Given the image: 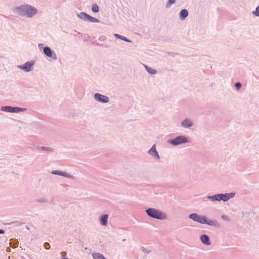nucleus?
<instances>
[{
    "label": "nucleus",
    "mask_w": 259,
    "mask_h": 259,
    "mask_svg": "<svg viewBox=\"0 0 259 259\" xmlns=\"http://www.w3.org/2000/svg\"><path fill=\"white\" fill-rule=\"evenodd\" d=\"M189 218L192 219L194 221L198 222L201 224H207L210 226H217L219 225L217 222L212 220H207L205 216H199L197 213H192L190 214Z\"/></svg>",
    "instance_id": "nucleus-1"
},
{
    "label": "nucleus",
    "mask_w": 259,
    "mask_h": 259,
    "mask_svg": "<svg viewBox=\"0 0 259 259\" xmlns=\"http://www.w3.org/2000/svg\"><path fill=\"white\" fill-rule=\"evenodd\" d=\"M18 11L20 15L27 16L31 17L36 13V9L29 5L22 6L18 8Z\"/></svg>",
    "instance_id": "nucleus-2"
},
{
    "label": "nucleus",
    "mask_w": 259,
    "mask_h": 259,
    "mask_svg": "<svg viewBox=\"0 0 259 259\" xmlns=\"http://www.w3.org/2000/svg\"><path fill=\"white\" fill-rule=\"evenodd\" d=\"M146 212L148 215L153 218L160 220L165 218V215L163 213L154 208H149L146 210Z\"/></svg>",
    "instance_id": "nucleus-3"
},
{
    "label": "nucleus",
    "mask_w": 259,
    "mask_h": 259,
    "mask_svg": "<svg viewBox=\"0 0 259 259\" xmlns=\"http://www.w3.org/2000/svg\"><path fill=\"white\" fill-rule=\"evenodd\" d=\"M2 110L5 112H9L12 113L19 112L22 111V109L21 108L18 107H12L11 106L2 107Z\"/></svg>",
    "instance_id": "nucleus-4"
},
{
    "label": "nucleus",
    "mask_w": 259,
    "mask_h": 259,
    "mask_svg": "<svg viewBox=\"0 0 259 259\" xmlns=\"http://www.w3.org/2000/svg\"><path fill=\"white\" fill-rule=\"evenodd\" d=\"M187 141L186 139L184 137H178L174 140H172L170 141V143L175 145H178L181 144L182 143H185Z\"/></svg>",
    "instance_id": "nucleus-5"
},
{
    "label": "nucleus",
    "mask_w": 259,
    "mask_h": 259,
    "mask_svg": "<svg viewBox=\"0 0 259 259\" xmlns=\"http://www.w3.org/2000/svg\"><path fill=\"white\" fill-rule=\"evenodd\" d=\"M95 98L97 101L102 103H107L109 101V99L107 97L99 94H96L95 95Z\"/></svg>",
    "instance_id": "nucleus-6"
},
{
    "label": "nucleus",
    "mask_w": 259,
    "mask_h": 259,
    "mask_svg": "<svg viewBox=\"0 0 259 259\" xmlns=\"http://www.w3.org/2000/svg\"><path fill=\"white\" fill-rule=\"evenodd\" d=\"M33 64L32 62H27L23 65L19 66V67L26 72H28L31 70Z\"/></svg>",
    "instance_id": "nucleus-7"
},
{
    "label": "nucleus",
    "mask_w": 259,
    "mask_h": 259,
    "mask_svg": "<svg viewBox=\"0 0 259 259\" xmlns=\"http://www.w3.org/2000/svg\"><path fill=\"white\" fill-rule=\"evenodd\" d=\"M81 14L83 15L84 18L90 22H99V19H98L96 18L91 17V16H90L89 15H88L85 13L82 12V13H81Z\"/></svg>",
    "instance_id": "nucleus-8"
},
{
    "label": "nucleus",
    "mask_w": 259,
    "mask_h": 259,
    "mask_svg": "<svg viewBox=\"0 0 259 259\" xmlns=\"http://www.w3.org/2000/svg\"><path fill=\"white\" fill-rule=\"evenodd\" d=\"M200 240L203 243L206 245H209L211 244L209 237L206 235H202L200 237Z\"/></svg>",
    "instance_id": "nucleus-9"
},
{
    "label": "nucleus",
    "mask_w": 259,
    "mask_h": 259,
    "mask_svg": "<svg viewBox=\"0 0 259 259\" xmlns=\"http://www.w3.org/2000/svg\"><path fill=\"white\" fill-rule=\"evenodd\" d=\"M149 153L151 154L153 156L156 157L157 158H159V155L156 151L155 145H154L152 148L149 151Z\"/></svg>",
    "instance_id": "nucleus-10"
},
{
    "label": "nucleus",
    "mask_w": 259,
    "mask_h": 259,
    "mask_svg": "<svg viewBox=\"0 0 259 259\" xmlns=\"http://www.w3.org/2000/svg\"><path fill=\"white\" fill-rule=\"evenodd\" d=\"M108 215L107 214H104L103 215H102L100 218V223L103 225H106L107 219H108Z\"/></svg>",
    "instance_id": "nucleus-11"
},
{
    "label": "nucleus",
    "mask_w": 259,
    "mask_h": 259,
    "mask_svg": "<svg viewBox=\"0 0 259 259\" xmlns=\"http://www.w3.org/2000/svg\"><path fill=\"white\" fill-rule=\"evenodd\" d=\"M44 52L46 55L49 57H51L52 56V52L49 47H45L44 48Z\"/></svg>",
    "instance_id": "nucleus-12"
},
{
    "label": "nucleus",
    "mask_w": 259,
    "mask_h": 259,
    "mask_svg": "<svg viewBox=\"0 0 259 259\" xmlns=\"http://www.w3.org/2000/svg\"><path fill=\"white\" fill-rule=\"evenodd\" d=\"M188 13L187 10L183 9L181 11L180 16L182 20H184L188 16Z\"/></svg>",
    "instance_id": "nucleus-13"
},
{
    "label": "nucleus",
    "mask_w": 259,
    "mask_h": 259,
    "mask_svg": "<svg viewBox=\"0 0 259 259\" xmlns=\"http://www.w3.org/2000/svg\"><path fill=\"white\" fill-rule=\"evenodd\" d=\"M94 259H106L102 254L99 253H94L93 254Z\"/></svg>",
    "instance_id": "nucleus-14"
},
{
    "label": "nucleus",
    "mask_w": 259,
    "mask_h": 259,
    "mask_svg": "<svg viewBox=\"0 0 259 259\" xmlns=\"http://www.w3.org/2000/svg\"><path fill=\"white\" fill-rule=\"evenodd\" d=\"M182 125L185 127H188L191 126L192 124L189 120L186 119L182 122Z\"/></svg>",
    "instance_id": "nucleus-15"
},
{
    "label": "nucleus",
    "mask_w": 259,
    "mask_h": 259,
    "mask_svg": "<svg viewBox=\"0 0 259 259\" xmlns=\"http://www.w3.org/2000/svg\"><path fill=\"white\" fill-rule=\"evenodd\" d=\"M114 36L117 38H119V39H122L125 41H127V42L130 41V40L127 38H126L125 37L123 36L122 35H120L119 34H115Z\"/></svg>",
    "instance_id": "nucleus-16"
},
{
    "label": "nucleus",
    "mask_w": 259,
    "mask_h": 259,
    "mask_svg": "<svg viewBox=\"0 0 259 259\" xmlns=\"http://www.w3.org/2000/svg\"><path fill=\"white\" fill-rule=\"evenodd\" d=\"M145 68L147 70V71L149 72L151 74H155L156 73V70L154 69H152L150 67H149L148 66H145Z\"/></svg>",
    "instance_id": "nucleus-17"
},
{
    "label": "nucleus",
    "mask_w": 259,
    "mask_h": 259,
    "mask_svg": "<svg viewBox=\"0 0 259 259\" xmlns=\"http://www.w3.org/2000/svg\"><path fill=\"white\" fill-rule=\"evenodd\" d=\"M210 199H211L213 201H216V200H221L222 198H220V194L214 195L213 196H210L209 197Z\"/></svg>",
    "instance_id": "nucleus-18"
},
{
    "label": "nucleus",
    "mask_w": 259,
    "mask_h": 259,
    "mask_svg": "<svg viewBox=\"0 0 259 259\" xmlns=\"http://www.w3.org/2000/svg\"><path fill=\"white\" fill-rule=\"evenodd\" d=\"M92 10L94 13H98L99 11V7L97 4H93L92 7Z\"/></svg>",
    "instance_id": "nucleus-19"
},
{
    "label": "nucleus",
    "mask_w": 259,
    "mask_h": 259,
    "mask_svg": "<svg viewBox=\"0 0 259 259\" xmlns=\"http://www.w3.org/2000/svg\"><path fill=\"white\" fill-rule=\"evenodd\" d=\"M220 198H222V200L225 201L228 200L230 198V197L229 196V194H227L225 195L220 194Z\"/></svg>",
    "instance_id": "nucleus-20"
},
{
    "label": "nucleus",
    "mask_w": 259,
    "mask_h": 259,
    "mask_svg": "<svg viewBox=\"0 0 259 259\" xmlns=\"http://www.w3.org/2000/svg\"><path fill=\"white\" fill-rule=\"evenodd\" d=\"M52 173L53 174H55V175H60V176H66V175H65V173L64 172H63V171H58V170H55V171H53L52 172Z\"/></svg>",
    "instance_id": "nucleus-21"
},
{
    "label": "nucleus",
    "mask_w": 259,
    "mask_h": 259,
    "mask_svg": "<svg viewBox=\"0 0 259 259\" xmlns=\"http://www.w3.org/2000/svg\"><path fill=\"white\" fill-rule=\"evenodd\" d=\"M176 2V0H168L167 2L166 7L169 8L172 4H174Z\"/></svg>",
    "instance_id": "nucleus-22"
},
{
    "label": "nucleus",
    "mask_w": 259,
    "mask_h": 259,
    "mask_svg": "<svg viewBox=\"0 0 259 259\" xmlns=\"http://www.w3.org/2000/svg\"><path fill=\"white\" fill-rule=\"evenodd\" d=\"M235 87L237 90H239L241 87V84L239 82H237L235 84Z\"/></svg>",
    "instance_id": "nucleus-23"
},
{
    "label": "nucleus",
    "mask_w": 259,
    "mask_h": 259,
    "mask_svg": "<svg viewBox=\"0 0 259 259\" xmlns=\"http://www.w3.org/2000/svg\"><path fill=\"white\" fill-rule=\"evenodd\" d=\"M44 246L46 249H49L50 248V245L48 243H45L44 244Z\"/></svg>",
    "instance_id": "nucleus-24"
},
{
    "label": "nucleus",
    "mask_w": 259,
    "mask_h": 259,
    "mask_svg": "<svg viewBox=\"0 0 259 259\" xmlns=\"http://www.w3.org/2000/svg\"><path fill=\"white\" fill-rule=\"evenodd\" d=\"M255 15L257 16H259V7H257L256 9L255 12L254 13Z\"/></svg>",
    "instance_id": "nucleus-25"
},
{
    "label": "nucleus",
    "mask_w": 259,
    "mask_h": 259,
    "mask_svg": "<svg viewBox=\"0 0 259 259\" xmlns=\"http://www.w3.org/2000/svg\"><path fill=\"white\" fill-rule=\"evenodd\" d=\"M41 149H42V150H48V151H51V148H48V147H44V146L41 147Z\"/></svg>",
    "instance_id": "nucleus-26"
},
{
    "label": "nucleus",
    "mask_w": 259,
    "mask_h": 259,
    "mask_svg": "<svg viewBox=\"0 0 259 259\" xmlns=\"http://www.w3.org/2000/svg\"><path fill=\"white\" fill-rule=\"evenodd\" d=\"M61 254H62V257H65V255H66V253L65 252H61Z\"/></svg>",
    "instance_id": "nucleus-27"
},
{
    "label": "nucleus",
    "mask_w": 259,
    "mask_h": 259,
    "mask_svg": "<svg viewBox=\"0 0 259 259\" xmlns=\"http://www.w3.org/2000/svg\"><path fill=\"white\" fill-rule=\"evenodd\" d=\"M4 233V231L3 230H0V234Z\"/></svg>",
    "instance_id": "nucleus-28"
},
{
    "label": "nucleus",
    "mask_w": 259,
    "mask_h": 259,
    "mask_svg": "<svg viewBox=\"0 0 259 259\" xmlns=\"http://www.w3.org/2000/svg\"><path fill=\"white\" fill-rule=\"evenodd\" d=\"M62 259H68V258L66 257H62Z\"/></svg>",
    "instance_id": "nucleus-29"
},
{
    "label": "nucleus",
    "mask_w": 259,
    "mask_h": 259,
    "mask_svg": "<svg viewBox=\"0 0 259 259\" xmlns=\"http://www.w3.org/2000/svg\"><path fill=\"white\" fill-rule=\"evenodd\" d=\"M222 218L225 219V217H224V216H222Z\"/></svg>",
    "instance_id": "nucleus-30"
},
{
    "label": "nucleus",
    "mask_w": 259,
    "mask_h": 259,
    "mask_svg": "<svg viewBox=\"0 0 259 259\" xmlns=\"http://www.w3.org/2000/svg\"><path fill=\"white\" fill-rule=\"evenodd\" d=\"M222 218L225 219V217H224V216H222Z\"/></svg>",
    "instance_id": "nucleus-31"
}]
</instances>
